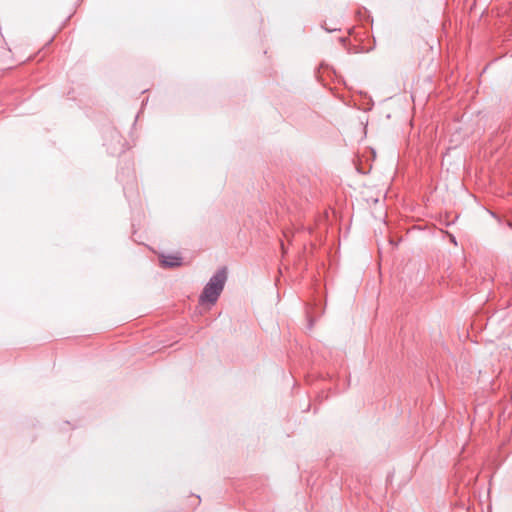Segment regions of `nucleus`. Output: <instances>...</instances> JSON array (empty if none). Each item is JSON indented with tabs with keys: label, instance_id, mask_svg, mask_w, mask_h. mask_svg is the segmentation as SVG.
<instances>
[{
	"label": "nucleus",
	"instance_id": "nucleus-5",
	"mask_svg": "<svg viewBox=\"0 0 512 512\" xmlns=\"http://www.w3.org/2000/svg\"><path fill=\"white\" fill-rule=\"evenodd\" d=\"M509 226L512 228V224L511 223H509Z\"/></svg>",
	"mask_w": 512,
	"mask_h": 512
},
{
	"label": "nucleus",
	"instance_id": "nucleus-1",
	"mask_svg": "<svg viewBox=\"0 0 512 512\" xmlns=\"http://www.w3.org/2000/svg\"><path fill=\"white\" fill-rule=\"evenodd\" d=\"M228 277V271L227 268L221 267L219 268L209 279V281L204 286L200 296H199V302L201 304L209 303V304H215L217 300L219 299L226 281Z\"/></svg>",
	"mask_w": 512,
	"mask_h": 512
},
{
	"label": "nucleus",
	"instance_id": "nucleus-3",
	"mask_svg": "<svg viewBox=\"0 0 512 512\" xmlns=\"http://www.w3.org/2000/svg\"><path fill=\"white\" fill-rule=\"evenodd\" d=\"M117 177H118V179H119L120 181H123V179H122V173H118V174H117Z\"/></svg>",
	"mask_w": 512,
	"mask_h": 512
},
{
	"label": "nucleus",
	"instance_id": "nucleus-4",
	"mask_svg": "<svg viewBox=\"0 0 512 512\" xmlns=\"http://www.w3.org/2000/svg\"><path fill=\"white\" fill-rule=\"evenodd\" d=\"M451 242H453L454 244H456V239L454 236H451Z\"/></svg>",
	"mask_w": 512,
	"mask_h": 512
},
{
	"label": "nucleus",
	"instance_id": "nucleus-2",
	"mask_svg": "<svg viewBox=\"0 0 512 512\" xmlns=\"http://www.w3.org/2000/svg\"><path fill=\"white\" fill-rule=\"evenodd\" d=\"M160 263L165 268H175L182 265V257L179 255H161Z\"/></svg>",
	"mask_w": 512,
	"mask_h": 512
}]
</instances>
